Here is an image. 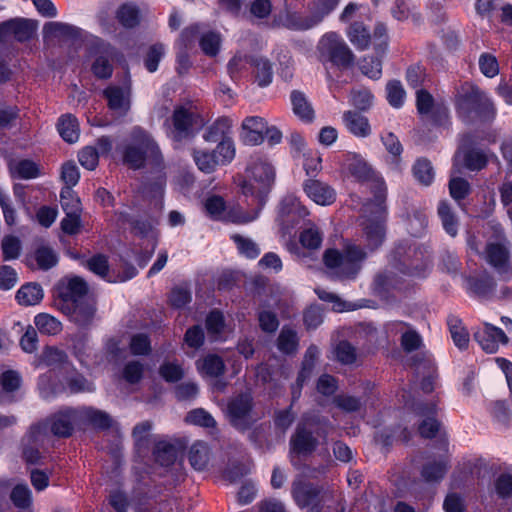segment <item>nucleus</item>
<instances>
[{"label": "nucleus", "instance_id": "obj_10", "mask_svg": "<svg viewBox=\"0 0 512 512\" xmlns=\"http://www.w3.org/2000/svg\"><path fill=\"white\" fill-rule=\"evenodd\" d=\"M38 23L35 20L15 17L0 22V38L13 37L19 43L32 40L37 33Z\"/></svg>", "mask_w": 512, "mask_h": 512}, {"label": "nucleus", "instance_id": "obj_25", "mask_svg": "<svg viewBox=\"0 0 512 512\" xmlns=\"http://www.w3.org/2000/svg\"><path fill=\"white\" fill-rule=\"evenodd\" d=\"M104 95L111 110L125 114L130 108V83L123 86H109L105 89Z\"/></svg>", "mask_w": 512, "mask_h": 512}, {"label": "nucleus", "instance_id": "obj_18", "mask_svg": "<svg viewBox=\"0 0 512 512\" xmlns=\"http://www.w3.org/2000/svg\"><path fill=\"white\" fill-rule=\"evenodd\" d=\"M200 26L192 24L185 27L175 42L176 64H191L190 54L196 48V42L199 40Z\"/></svg>", "mask_w": 512, "mask_h": 512}, {"label": "nucleus", "instance_id": "obj_44", "mask_svg": "<svg viewBox=\"0 0 512 512\" xmlns=\"http://www.w3.org/2000/svg\"><path fill=\"white\" fill-rule=\"evenodd\" d=\"M438 215L441 219L445 232L451 237H455L458 233V218L446 201H441L439 203Z\"/></svg>", "mask_w": 512, "mask_h": 512}, {"label": "nucleus", "instance_id": "obj_30", "mask_svg": "<svg viewBox=\"0 0 512 512\" xmlns=\"http://www.w3.org/2000/svg\"><path fill=\"white\" fill-rule=\"evenodd\" d=\"M109 49V43L100 37L91 36L86 44L85 52L87 58L92 61L91 64L105 65L110 64L108 60Z\"/></svg>", "mask_w": 512, "mask_h": 512}, {"label": "nucleus", "instance_id": "obj_63", "mask_svg": "<svg viewBox=\"0 0 512 512\" xmlns=\"http://www.w3.org/2000/svg\"><path fill=\"white\" fill-rule=\"evenodd\" d=\"M449 192L454 200L460 201L470 193V184L461 177H452L449 181Z\"/></svg>", "mask_w": 512, "mask_h": 512}, {"label": "nucleus", "instance_id": "obj_60", "mask_svg": "<svg viewBox=\"0 0 512 512\" xmlns=\"http://www.w3.org/2000/svg\"><path fill=\"white\" fill-rule=\"evenodd\" d=\"M54 377L55 373L52 370L39 376L37 386L43 398L52 397L58 392V387L54 383Z\"/></svg>", "mask_w": 512, "mask_h": 512}, {"label": "nucleus", "instance_id": "obj_56", "mask_svg": "<svg viewBox=\"0 0 512 512\" xmlns=\"http://www.w3.org/2000/svg\"><path fill=\"white\" fill-rule=\"evenodd\" d=\"M352 159L353 162L348 166L349 173L360 182L370 180L373 172L367 163L357 155H352Z\"/></svg>", "mask_w": 512, "mask_h": 512}, {"label": "nucleus", "instance_id": "obj_58", "mask_svg": "<svg viewBox=\"0 0 512 512\" xmlns=\"http://www.w3.org/2000/svg\"><path fill=\"white\" fill-rule=\"evenodd\" d=\"M185 421L205 428H214L216 426V421L212 415L202 408L190 411L186 415Z\"/></svg>", "mask_w": 512, "mask_h": 512}, {"label": "nucleus", "instance_id": "obj_40", "mask_svg": "<svg viewBox=\"0 0 512 512\" xmlns=\"http://www.w3.org/2000/svg\"><path fill=\"white\" fill-rule=\"evenodd\" d=\"M448 470L446 459L428 460L422 467L421 476L426 482H439Z\"/></svg>", "mask_w": 512, "mask_h": 512}, {"label": "nucleus", "instance_id": "obj_1", "mask_svg": "<svg viewBox=\"0 0 512 512\" xmlns=\"http://www.w3.org/2000/svg\"><path fill=\"white\" fill-rule=\"evenodd\" d=\"M123 163L137 170L148 167L156 174V188L162 192L165 185V165L161 150L154 138L139 126L131 130L130 138L122 148Z\"/></svg>", "mask_w": 512, "mask_h": 512}, {"label": "nucleus", "instance_id": "obj_28", "mask_svg": "<svg viewBox=\"0 0 512 512\" xmlns=\"http://www.w3.org/2000/svg\"><path fill=\"white\" fill-rule=\"evenodd\" d=\"M195 114L184 107H178L173 113L172 137L179 141L189 134L194 123Z\"/></svg>", "mask_w": 512, "mask_h": 512}, {"label": "nucleus", "instance_id": "obj_62", "mask_svg": "<svg viewBox=\"0 0 512 512\" xmlns=\"http://www.w3.org/2000/svg\"><path fill=\"white\" fill-rule=\"evenodd\" d=\"M22 376L18 371L6 370L0 376V385L6 393H11L20 388Z\"/></svg>", "mask_w": 512, "mask_h": 512}, {"label": "nucleus", "instance_id": "obj_20", "mask_svg": "<svg viewBox=\"0 0 512 512\" xmlns=\"http://www.w3.org/2000/svg\"><path fill=\"white\" fill-rule=\"evenodd\" d=\"M355 68L373 80L379 79L382 75L381 66H328L326 69L327 79L336 83H347L352 80Z\"/></svg>", "mask_w": 512, "mask_h": 512}, {"label": "nucleus", "instance_id": "obj_13", "mask_svg": "<svg viewBox=\"0 0 512 512\" xmlns=\"http://www.w3.org/2000/svg\"><path fill=\"white\" fill-rule=\"evenodd\" d=\"M87 266L93 273L112 283L125 282L137 275V269L127 263L123 264L122 273H116L114 269L110 271L107 257L104 255L93 256L88 260Z\"/></svg>", "mask_w": 512, "mask_h": 512}, {"label": "nucleus", "instance_id": "obj_57", "mask_svg": "<svg viewBox=\"0 0 512 512\" xmlns=\"http://www.w3.org/2000/svg\"><path fill=\"white\" fill-rule=\"evenodd\" d=\"M193 159L199 170L205 173H211L218 166L217 160L213 152L206 150H195L193 152Z\"/></svg>", "mask_w": 512, "mask_h": 512}, {"label": "nucleus", "instance_id": "obj_42", "mask_svg": "<svg viewBox=\"0 0 512 512\" xmlns=\"http://www.w3.org/2000/svg\"><path fill=\"white\" fill-rule=\"evenodd\" d=\"M80 425L91 424L98 428H108L111 425V418L103 411L91 408H80Z\"/></svg>", "mask_w": 512, "mask_h": 512}, {"label": "nucleus", "instance_id": "obj_2", "mask_svg": "<svg viewBox=\"0 0 512 512\" xmlns=\"http://www.w3.org/2000/svg\"><path fill=\"white\" fill-rule=\"evenodd\" d=\"M274 181L275 170L269 161L262 156H252L241 184V191L246 204L252 207V212L257 213V216L267 201Z\"/></svg>", "mask_w": 512, "mask_h": 512}, {"label": "nucleus", "instance_id": "obj_47", "mask_svg": "<svg viewBox=\"0 0 512 512\" xmlns=\"http://www.w3.org/2000/svg\"><path fill=\"white\" fill-rule=\"evenodd\" d=\"M199 47L209 57H216L220 51L221 38L219 33L208 31L199 36Z\"/></svg>", "mask_w": 512, "mask_h": 512}, {"label": "nucleus", "instance_id": "obj_26", "mask_svg": "<svg viewBox=\"0 0 512 512\" xmlns=\"http://www.w3.org/2000/svg\"><path fill=\"white\" fill-rule=\"evenodd\" d=\"M88 288L85 281L79 277H73L67 281L60 290V296L65 306L85 301Z\"/></svg>", "mask_w": 512, "mask_h": 512}, {"label": "nucleus", "instance_id": "obj_27", "mask_svg": "<svg viewBox=\"0 0 512 512\" xmlns=\"http://www.w3.org/2000/svg\"><path fill=\"white\" fill-rule=\"evenodd\" d=\"M345 128L355 137L366 138L371 134L369 120L357 111H346L342 116Z\"/></svg>", "mask_w": 512, "mask_h": 512}, {"label": "nucleus", "instance_id": "obj_55", "mask_svg": "<svg viewBox=\"0 0 512 512\" xmlns=\"http://www.w3.org/2000/svg\"><path fill=\"white\" fill-rule=\"evenodd\" d=\"M218 165L230 163L235 157V147L231 139L221 140L213 151Z\"/></svg>", "mask_w": 512, "mask_h": 512}, {"label": "nucleus", "instance_id": "obj_61", "mask_svg": "<svg viewBox=\"0 0 512 512\" xmlns=\"http://www.w3.org/2000/svg\"><path fill=\"white\" fill-rule=\"evenodd\" d=\"M231 238L237 245L239 252L245 257L254 259L259 255L260 250L257 244L254 243L251 239L245 238L238 234L232 235Z\"/></svg>", "mask_w": 512, "mask_h": 512}, {"label": "nucleus", "instance_id": "obj_22", "mask_svg": "<svg viewBox=\"0 0 512 512\" xmlns=\"http://www.w3.org/2000/svg\"><path fill=\"white\" fill-rule=\"evenodd\" d=\"M474 338L488 353L496 352L500 343L507 344L509 342V338L502 329L486 322L474 332Z\"/></svg>", "mask_w": 512, "mask_h": 512}, {"label": "nucleus", "instance_id": "obj_9", "mask_svg": "<svg viewBox=\"0 0 512 512\" xmlns=\"http://www.w3.org/2000/svg\"><path fill=\"white\" fill-rule=\"evenodd\" d=\"M204 208L210 218L226 220L235 224H247L257 218V213H247L242 209L226 211V204L222 197L212 195L207 197Z\"/></svg>", "mask_w": 512, "mask_h": 512}, {"label": "nucleus", "instance_id": "obj_4", "mask_svg": "<svg viewBox=\"0 0 512 512\" xmlns=\"http://www.w3.org/2000/svg\"><path fill=\"white\" fill-rule=\"evenodd\" d=\"M377 186L379 194L376 195L375 201L364 205L360 221L361 238L369 252L381 247L386 239V208L384 206L386 188L383 181H378Z\"/></svg>", "mask_w": 512, "mask_h": 512}, {"label": "nucleus", "instance_id": "obj_12", "mask_svg": "<svg viewBox=\"0 0 512 512\" xmlns=\"http://www.w3.org/2000/svg\"><path fill=\"white\" fill-rule=\"evenodd\" d=\"M484 258L495 270L500 280H512V264L507 247L501 243H488Z\"/></svg>", "mask_w": 512, "mask_h": 512}, {"label": "nucleus", "instance_id": "obj_24", "mask_svg": "<svg viewBox=\"0 0 512 512\" xmlns=\"http://www.w3.org/2000/svg\"><path fill=\"white\" fill-rule=\"evenodd\" d=\"M241 129V137L244 143L258 145L263 142L267 122L260 116H249L243 120Z\"/></svg>", "mask_w": 512, "mask_h": 512}, {"label": "nucleus", "instance_id": "obj_31", "mask_svg": "<svg viewBox=\"0 0 512 512\" xmlns=\"http://www.w3.org/2000/svg\"><path fill=\"white\" fill-rule=\"evenodd\" d=\"M115 17L121 26L133 29L141 22V11L135 3L126 2L119 5Z\"/></svg>", "mask_w": 512, "mask_h": 512}, {"label": "nucleus", "instance_id": "obj_23", "mask_svg": "<svg viewBox=\"0 0 512 512\" xmlns=\"http://www.w3.org/2000/svg\"><path fill=\"white\" fill-rule=\"evenodd\" d=\"M414 411L417 416L424 418L418 428L421 437L433 438L440 428L439 422L434 418L436 405L434 403H419L414 408Z\"/></svg>", "mask_w": 512, "mask_h": 512}, {"label": "nucleus", "instance_id": "obj_37", "mask_svg": "<svg viewBox=\"0 0 512 512\" xmlns=\"http://www.w3.org/2000/svg\"><path fill=\"white\" fill-rule=\"evenodd\" d=\"M43 289L37 283L22 285L16 293V300L22 306H33L43 299Z\"/></svg>", "mask_w": 512, "mask_h": 512}, {"label": "nucleus", "instance_id": "obj_3", "mask_svg": "<svg viewBox=\"0 0 512 512\" xmlns=\"http://www.w3.org/2000/svg\"><path fill=\"white\" fill-rule=\"evenodd\" d=\"M346 36L358 51H370L364 56L365 64H382L389 51V34L385 23L377 22L371 33L363 21H353Z\"/></svg>", "mask_w": 512, "mask_h": 512}, {"label": "nucleus", "instance_id": "obj_5", "mask_svg": "<svg viewBox=\"0 0 512 512\" xmlns=\"http://www.w3.org/2000/svg\"><path fill=\"white\" fill-rule=\"evenodd\" d=\"M366 257L367 253L359 245L348 242L342 251L326 250L323 259L334 277L340 280H350L356 278Z\"/></svg>", "mask_w": 512, "mask_h": 512}, {"label": "nucleus", "instance_id": "obj_14", "mask_svg": "<svg viewBox=\"0 0 512 512\" xmlns=\"http://www.w3.org/2000/svg\"><path fill=\"white\" fill-rule=\"evenodd\" d=\"M311 423L308 418L304 417L297 425L296 431L291 437V462L296 465V456L311 454L316 446L317 439L313 437L311 429H308Z\"/></svg>", "mask_w": 512, "mask_h": 512}, {"label": "nucleus", "instance_id": "obj_54", "mask_svg": "<svg viewBox=\"0 0 512 512\" xmlns=\"http://www.w3.org/2000/svg\"><path fill=\"white\" fill-rule=\"evenodd\" d=\"M413 174L417 181L428 186L434 179V171L431 163L426 159H419L413 166Z\"/></svg>", "mask_w": 512, "mask_h": 512}, {"label": "nucleus", "instance_id": "obj_52", "mask_svg": "<svg viewBox=\"0 0 512 512\" xmlns=\"http://www.w3.org/2000/svg\"><path fill=\"white\" fill-rule=\"evenodd\" d=\"M387 101L394 108H400L403 106L406 92L398 80H392L388 82L386 86Z\"/></svg>", "mask_w": 512, "mask_h": 512}, {"label": "nucleus", "instance_id": "obj_43", "mask_svg": "<svg viewBox=\"0 0 512 512\" xmlns=\"http://www.w3.org/2000/svg\"><path fill=\"white\" fill-rule=\"evenodd\" d=\"M34 324L41 334L57 335L62 331V323L48 313H39L34 317Z\"/></svg>", "mask_w": 512, "mask_h": 512}, {"label": "nucleus", "instance_id": "obj_48", "mask_svg": "<svg viewBox=\"0 0 512 512\" xmlns=\"http://www.w3.org/2000/svg\"><path fill=\"white\" fill-rule=\"evenodd\" d=\"M67 355L64 351L55 347H46L41 353L39 359L35 362V367L42 365L47 367H56L65 363Z\"/></svg>", "mask_w": 512, "mask_h": 512}, {"label": "nucleus", "instance_id": "obj_59", "mask_svg": "<svg viewBox=\"0 0 512 512\" xmlns=\"http://www.w3.org/2000/svg\"><path fill=\"white\" fill-rule=\"evenodd\" d=\"M60 198L61 206L65 213L81 214V202L70 188L62 189Z\"/></svg>", "mask_w": 512, "mask_h": 512}, {"label": "nucleus", "instance_id": "obj_35", "mask_svg": "<svg viewBox=\"0 0 512 512\" xmlns=\"http://www.w3.org/2000/svg\"><path fill=\"white\" fill-rule=\"evenodd\" d=\"M319 350L316 346L311 345L305 352L304 359L302 362V368L299 372L298 378H297V388L293 389L292 391V399L293 401L297 400L300 397V390L302 388V385L305 381V379L310 375L315 361L318 357Z\"/></svg>", "mask_w": 512, "mask_h": 512}, {"label": "nucleus", "instance_id": "obj_15", "mask_svg": "<svg viewBox=\"0 0 512 512\" xmlns=\"http://www.w3.org/2000/svg\"><path fill=\"white\" fill-rule=\"evenodd\" d=\"M308 215V209L302 205L296 195L288 194L282 199L279 206V220L286 229L293 228Z\"/></svg>", "mask_w": 512, "mask_h": 512}, {"label": "nucleus", "instance_id": "obj_45", "mask_svg": "<svg viewBox=\"0 0 512 512\" xmlns=\"http://www.w3.org/2000/svg\"><path fill=\"white\" fill-rule=\"evenodd\" d=\"M188 458L195 470H204L209 461V448L207 444L201 441L194 443L190 447Z\"/></svg>", "mask_w": 512, "mask_h": 512}, {"label": "nucleus", "instance_id": "obj_29", "mask_svg": "<svg viewBox=\"0 0 512 512\" xmlns=\"http://www.w3.org/2000/svg\"><path fill=\"white\" fill-rule=\"evenodd\" d=\"M65 309L70 320L78 326L86 327L92 323L95 308L87 300L65 306Z\"/></svg>", "mask_w": 512, "mask_h": 512}, {"label": "nucleus", "instance_id": "obj_17", "mask_svg": "<svg viewBox=\"0 0 512 512\" xmlns=\"http://www.w3.org/2000/svg\"><path fill=\"white\" fill-rule=\"evenodd\" d=\"M471 142L469 135L462 137L460 147L454 156V168L459 165L461 160L463 161V165L471 171H479L486 167L488 157L484 151L479 149H465Z\"/></svg>", "mask_w": 512, "mask_h": 512}, {"label": "nucleus", "instance_id": "obj_36", "mask_svg": "<svg viewBox=\"0 0 512 512\" xmlns=\"http://www.w3.org/2000/svg\"><path fill=\"white\" fill-rule=\"evenodd\" d=\"M447 325L455 346L460 350L466 349L468 347L470 337L467 329L462 323V320L457 316L450 315L447 318Z\"/></svg>", "mask_w": 512, "mask_h": 512}, {"label": "nucleus", "instance_id": "obj_64", "mask_svg": "<svg viewBox=\"0 0 512 512\" xmlns=\"http://www.w3.org/2000/svg\"><path fill=\"white\" fill-rule=\"evenodd\" d=\"M494 489L497 496L501 499H507L512 496V475L508 473L500 474L495 482Z\"/></svg>", "mask_w": 512, "mask_h": 512}, {"label": "nucleus", "instance_id": "obj_11", "mask_svg": "<svg viewBox=\"0 0 512 512\" xmlns=\"http://www.w3.org/2000/svg\"><path fill=\"white\" fill-rule=\"evenodd\" d=\"M86 34L82 28L64 22H47L43 26L44 38L55 39L72 46L82 45Z\"/></svg>", "mask_w": 512, "mask_h": 512}, {"label": "nucleus", "instance_id": "obj_41", "mask_svg": "<svg viewBox=\"0 0 512 512\" xmlns=\"http://www.w3.org/2000/svg\"><path fill=\"white\" fill-rule=\"evenodd\" d=\"M58 131L64 141L75 143L79 139L80 130L77 119L71 114L62 115L59 118Z\"/></svg>", "mask_w": 512, "mask_h": 512}, {"label": "nucleus", "instance_id": "obj_50", "mask_svg": "<svg viewBox=\"0 0 512 512\" xmlns=\"http://www.w3.org/2000/svg\"><path fill=\"white\" fill-rule=\"evenodd\" d=\"M10 172L13 177L32 179L39 175L37 165L30 160H22L10 165Z\"/></svg>", "mask_w": 512, "mask_h": 512}, {"label": "nucleus", "instance_id": "obj_7", "mask_svg": "<svg viewBox=\"0 0 512 512\" xmlns=\"http://www.w3.org/2000/svg\"><path fill=\"white\" fill-rule=\"evenodd\" d=\"M457 111L464 121L471 118V114H475L481 120H491L496 114L490 98L477 88H471L466 95L457 97Z\"/></svg>", "mask_w": 512, "mask_h": 512}, {"label": "nucleus", "instance_id": "obj_16", "mask_svg": "<svg viewBox=\"0 0 512 512\" xmlns=\"http://www.w3.org/2000/svg\"><path fill=\"white\" fill-rule=\"evenodd\" d=\"M340 0H313L309 5V15L299 17L295 24L299 30H308L320 24L325 17L332 13Z\"/></svg>", "mask_w": 512, "mask_h": 512}, {"label": "nucleus", "instance_id": "obj_46", "mask_svg": "<svg viewBox=\"0 0 512 512\" xmlns=\"http://www.w3.org/2000/svg\"><path fill=\"white\" fill-rule=\"evenodd\" d=\"M467 284L471 292L483 297L491 294L496 286L493 277L486 273L478 277H470Z\"/></svg>", "mask_w": 512, "mask_h": 512}, {"label": "nucleus", "instance_id": "obj_51", "mask_svg": "<svg viewBox=\"0 0 512 512\" xmlns=\"http://www.w3.org/2000/svg\"><path fill=\"white\" fill-rule=\"evenodd\" d=\"M225 328L224 316L218 310L211 311L206 318V329L210 337L218 340Z\"/></svg>", "mask_w": 512, "mask_h": 512}, {"label": "nucleus", "instance_id": "obj_32", "mask_svg": "<svg viewBox=\"0 0 512 512\" xmlns=\"http://www.w3.org/2000/svg\"><path fill=\"white\" fill-rule=\"evenodd\" d=\"M180 449L179 442L159 441L156 443L153 452L155 460L162 466H169L175 462Z\"/></svg>", "mask_w": 512, "mask_h": 512}, {"label": "nucleus", "instance_id": "obj_49", "mask_svg": "<svg viewBox=\"0 0 512 512\" xmlns=\"http://www.w3.org/2000/svg\"><path fill=\"white\" fill-rule=\"evenodd\" d=\"M299 339L297 333L287 327H283L278 339L277 347L284 354H293L297 351Z\"/></svg>", "mask_w": 512, "mask_h": 512}, {"label": "nucleus", "instance_id": "obj_34", "mask_svg": "<svg viewBox=\"0 0 512 512\" xmlns=\"http://www.w3.org/2000/svg\"><path fill=\"white\" fill-rule=\"evenodd\" d=\"M293 113L303 122H312L314 119V110L305 94L294 90L290 95Z\"/></svg>", "mask_w": 512, "mask_h": 512}, {"label": "nucleus", "instance_id": "obj_8", "mask_svg": "<svg viewBox=\"0 0 512 512\" xmlns=\"http://www.w3.org/2000/svg\"><path fill=\"white\" fill-rule=\"evenodd\" d=\"M321 57L331 64H355V55L344 39L336 32L324 34L318 45Z\"/></svg>", "mask_w": 512, "mask_h": 512}, {"label": "nucleus", "instance_id": "obj_38", "mask_svg": "<svg viewBox=\"0 0 512 512\" xmlns=\"http://www.w3.org/2000/svg\"><path fill=\"white\" fill-rule=\"evenodd\" d=\"M232 125L233 120L230 117H220L208 127L203 137L207 142H217L223 139H230L227 135L229 134Z\"/></svg>", "mask_w": 512, "mask_h": 512}, {"label": "nucleus", "instance_id": "obj_19", "mask_svg": "<svg viewBox=\"0 0 512 512\" xmlns=\"http://www.w3.org/2000/svg\"><path fill=\"white\" fill-rule=\"evenodd\" d=\"M302 188L306 196L320 206H330L336 201V190L326 182L309 178L304 180Z\"/></svg>", "mask_w": 512, "mask_h": 512}, {"label": "nucleus", "instance_id": "obj_33", "mask_svg": "<svg viewBox=\"0 0 512 512\" xmlns=\"http://www.w3.org/2000/svg\"><path fill=\"white\" fill-rule=\"evenodd\" d=\"M292 494L300 507H308L316 505L319 491L311 484L295 481L293 483Z\"/></svg>", "mask_w": 512, "mask_h": 512}, {"label": "nucleus", "instance_id": "obj_53", "mask_svg": "<svg viewBox=\"0 0 512 512\" xmlns=\"http://www.w3.org/2000/svg\"><path fill=\"white\" fill-rule=\"evenodd\" d=\"M37 265L42 270H48L58 262L56 252L49 246H40L34 254Z\"/></svg>", "mask_w": 512, "mask_h": 512}, {"label": "nucleus", "instance_id": "obj_39", "mask_svg": "<svg viewBox=\"0 0 512 512\" xmlns=\"http://www.w3.org/2000/svg\"><path fill=\"white\" fill-rule=\"evenodd\" d=\"M196 366L200 374L211 378L221 376L225 370L222 358L214 354H208L202 360H198Z\"/></svg>", "mask_w": 512, "mask_h": 512}, {"label": "nucleus", "instance_id": "obj_6", "mask_svg": "<svg viewBox=\"0 0 512 512\" xmlns=\"http://www.w3.org/2000/svg\"><path fill=\"white\" fill-rule=\"evenodd\" d=\"M80 408H65L59 410L47 419L44 424H37L30 428L26 435L28 444H37L43 441L47 428L58 437H69L74 426H80Z\"/></svg>", "mask_w": 512, "mask_h": 512}, {"label": "nucleus", "instance_id": "obj_21", "mask_svg": "<svg viewBox=\"0 0 512 512\" xmlns=\"http://www.w3.org/2000/svg\"><path fill=\"white\" fill-rule=\"evenodd\" d=\"M252 408V398L249 394H241L227 405V415L233 426L245 429L249 423V414Z\"/></svg>", "mask_w": 512, "mask_h": 512}]
</instances>
